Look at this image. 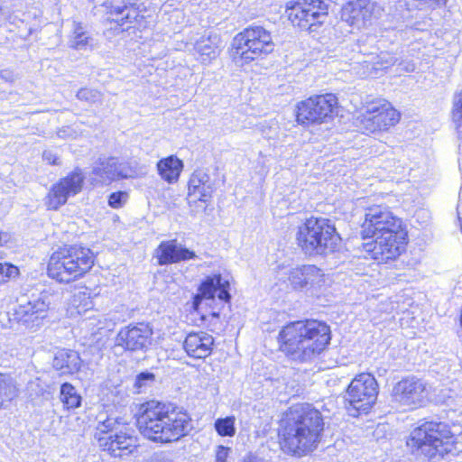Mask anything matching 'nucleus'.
Segmentation results:
<instances>
[{"instance_id":"obj_30","label":"nucleus","mask_w":462,"mask_h":462,"mask_svg":"<svg viewBox=\"0 0 462 462\" xmlns=\"http://www.w3.org/2000/svg\"><path fill=\"white\" fill-rule=\"evenodd\" d=\"M215 41L216 37L212 39L209 36L196 42L194 49L199 54L203 62L215 59L218 55L219 50Z\"/></svg>"},{"instance_id":"obj_47","label":"nucleus","mask_w":462,"mask_h":462,"mask_svg":"<svg viewBox=\"0 0 462 462\" xmlns=\"http://www.w3.org/2000/svg\"><path fill=\"white\" fill-rule=\"evenodd\" d=\"M210 316L213 318V319H217L219 317V314L217 312H211L210 313Z\"/></svg>"},{"instance_id":"obj_4","label":"nucleus","mask_w":462,"mask_h":462,"mask_svg":"<svg viewBox=\"0 0 462 462\" xmlns=\"http://www.w3.org/2000/svg\"><path fill=\"white\" fill-rule=\"evenodd\" d=\"M280 349L293 361L305 363L321 354L331 340L329 326L317 319L287 324L279 333Z\"/></svg>"},{"instance_id":"obj_11","label":"nucleus","mask_w":462,"mask_h":462,"mask_svg":"<svg viewBox=\"0 0 462 462\" xmlns=\"http://www.w3.org/2000/svg\"><path fill=\"white\" fill-rule=\"evenodd\" d=\"M337 106V98L334 94L310 97L296 106V120L302 125L321 124L333 116Z\"/></svg>"},{"instance_id":"obj_7","label":"nucleus","mask_w":462,"mask_h":462,"mask_svg":"<svg viewBox=\"0 0 462 462\" xmlns=\"http://www.w3.org/2000/svg\"><path fill=\"white\" fill-rule=\"evenodd\" d=\"M407 445L430 459H439L453 451L455 436L447 423L427 421L412 430Z\"/></svg>"},{"instance_id":"obj_23","label":"nucleus","mask_w":462,"mask_h":462,"mask_svg":"<svg viewBox=\"0 0 462 462\" xmlns=\"http://www.w3.org/2000/svg\"><path fill=\"white\" fill-rule=\"evenodd\" d=\"M375 6L370 0H356L345 8L343 16L352 26L360 28L374 15Z\"/></svg>"},{"instance_id":"obj_29","label":"nucleus","mask_w":462,"mask_h":462,"mask_svg":"<svg viewBox=\"0 0 462 462\" xmlns=\"http://www.w3.org/2000/svg\"><path fill=\"white\" fill-rule=\"evenodd\" d=\"M116 158L110 157L100 162L92 170V180L96 183L105 184L116 180L115 175Z\"/></svg>"},{"instance_id":"obj_38","label":"nucleus","mask_w":462,"mask_h":462,"mask_svg":"<svg viewBox=\"0 0 462 462\" xmlns=\"http://www.w3.org/2000/svg\"><path fill=\"white\" fill-rule=\"evenodd\" d=\"M116 175V180L119 179H128L134 175V171L131 166L123 162H119L118 159L116 158V167H115Z\"/></svg>"},{"instance_id":"obj_42","label":"nucleus","mask_w":462,"mask_h":462,"mask_svg":"<svg viewBox=\"0 0 462 462\" xmlns=\"http://www.w3.org/2000/svg\"><path fill=\"white\" fill-rule=\"evenodd\" d=\"M0 79L6 83L14 84L18 79V74L11 69H3L0 70Z\"/></svg>"},{"instance_id":"obj_44","label":"nucleus","mask_w":462,"mask_h":462,"mask_svg":"<svg viewBox=\"0 0 462 462\" xmlns=\"http://www.w3.org/2000/svg\"><path fill=\"white\" fill-rule=\"evenodd\" d=\"M402 66L401 70L405 72H412L415 70V64L411 60L402 61L399 63Z\"/></svg>"},{"instance_id":"obj_36","label":"nucleus","mask_w":462,"mask_h":462,"mask_svg":"<svg viewBox=\"0 0 462 462\" xmlns=\"http://www.w3.org/2000/svg\"><path fill=\"white\" fill-rule=\"evenodd\" d=\"M19 274V270L8 263H0V284L5 283Z\"/></svg>"},{"instance_id":"obj_39","label":"nucleus","mask_w":462,"mask_h":462,"mask_svg":"<svg viewBox=\"0 0 462 462\" xmlns=\"http://www.w3.org/2000/svg\"><path fill=\"white\" fill-rule=\"evenodd\" d=\"M398 59L391 53L388 52H381V54L377 57V61L374 62L375 65L379 66V69H387L397 62Z\"/></svg>"},{"instance_id":"obj_34","label":"nucleus","mask_w":462,"mask_h":462,"mask_svg":"<svg viewBox=\"0 0 462 462\" xmlns=\"http://www.w3.org/2000/svg\"><path fill=\"white\" fill-rule=\"evenodd\" d=\"M120 422L117 418L107 417L103 421H99L95 433V439L98 441V437L109 436L117 432Z\"/></svg>"},{"instance_id":"obj_31","label":"nucleus","mask_w":462,"mask_h":462,"mask_svg":"<svg viewBox=\"0 0 462 462\" xmlns=\"http://www.w3.org/2000/svg\"><path fill=\"white\" fill-rule=\"evenodd\" d=\"M60 394V401L67 409H75L80 406L81 396L72 384L69 383L61 384Z\"/></svg>"},{"instance_id":"obj_17","label":"nucleus","mask_w":462,"mask_h":462,"mask_svg":"<svg viewBox=\"0 0 462 462\" xmlns=\"http://www.w3.org/2000/svg\"><path fill=\"white\" fill-rule=\"evenodd\" d=\"M159 265L177 263L197 258L194 251L189 250L177 239L162 241L154 251Z\"/></svg>"},{"instance_id":"obj_13","label":"nucleus","mask_w":462,"mask_h":462,"mask_svg":"<svg viewBox=\"0 0 462 462\" xmlns=\"http://www.w3.org/2000/svg\"><path fill=\"white\" fill-rule=\"evenodd\" d=\"M430 385L415 376L399 381L393 388V402L410 410L422 407L429 401Z\"/></svg>"},{"instance_id":"obj_24","label":"nucleus","mask_w":462,"mask_h":462,"mask_svg":"<svg viewBox=\"0 0 462 462\" xmlns=\"http://www.w3.org/2000/svg\"><path fill=\"white\" fill-rule=\"evenodd\" d=\"M216 189L215 181L203 170L195 171L189 180V197H194L203 202L212 198Z\"/></svg>"},{"instance_id":"obj_27","label":"nucleus","mask_w":462,"mask_h":462,"mask_svg":"<svg viewBox=\"0 0 462 462\" xmlns=\"http://www.w3.org/2000/svg\"><path fill=\"white\" fill-rule=\"evenodd\" d=\"M95 45L94 38L81 23L73 21L69 46L77 51L92 50Z\"/></svg>"},{"instance_id":"obj_12","label":"nucleus","mask_w":462,"mask_h":462,"mask_svg":"<svg viewBox=\"0 0 462 462\" xmlns=\"http://www.w3.org/2000/svg\"><path fill=\"white\" fill-rule=\"evenodd\" d=\"M378 395V384L374 377L370 374L356 375L348 385L346 401L348 402L353 416L359 413H367L375 403Z\"/></svg>"},{"instance_id":"obj_3","label":"nucleus","mask_w":462,"mask_h":462,"mask_svg":"<svg viewBox=\"0 0 462 462\" xmlns=\"http://www.w3.org/2000/svg\"><path fill=\"white\" fill-rule=\"evenodd\" d=\"M139 411V431L154 442L177 441L192 430L189 415L174 403L151 400L143 403Z\"/></svg>"},{"instance_id":"obj_35","label":"nucleus","mask_w":462,"mask_h":462,"mask_svg":"<svg viewBox=\"0 0 462 462\" xmlns=\"http://www.w3.org/2000/svg\"><path fill=\"white\" fill-rule=\"evenodd\" d=\"M76 96L79 100L85 101L88 104H95L102 99V94L99 91L87 88H80Z\"/></svg>"},{"instance_id":"obj_20","label":"nucleus","mask_w":462,"mask_h":462,"mask_svg":"<svg viewBox=\"0 0 462 462\" xmlns=\"http://www.w3.org/2000/svg\"><path fill=\"white\" fill-rule=\"evenodd\" d=\"M112 15L115 21L121 26L140 23L144 16L141 13V5L134 0H106L103 4Z\"/></svg>"},{"instance_id":"obj_10","label":"nucleus","mask_w":462,"mask_h":462,"mask_svg":"<svg viewBox=\"0 0 462 462\" xmlns=\"http://www.w3.org/2000/svg\"><path fill=\"white\" fill-rule=\"evenodd\" d=\"M399 120L400 113L386 100L378 99L367 105L365 112L356 118V125L368 134L387 130Z\"/></svg>"},{"instance_id":"obj_37","label":"nucleus","mask_w":462,"mask_h":462,"mask_svg":"<svg viewBox=\"0 0 462 462\" xmlns=\"http://www.w3.org/2000/svg\"><path fill=\"white\" fill-rule=\"evenodd\" d=\"M452 118L453 121L460 125L462 121V93H456L453 99L452 107Z\"/></svg>"},{"instance_id":"obj_8","label":"nucleus","mask_w":462,"mask_h":462,"mask_svg":"<svg viewBox=\"0 0 462 462\" xmlns=\"http://www.w3.org/2000/svg\"><path fill=\"white\" fill-rule=\"evenodd\" d=\"M274 50L271 32L263 26H249L237 33L232 42L233 60L236 64H248Z\"/></svg>"},{"instance_id":"obj_43","label":"nucleus","mask_w":462,"mask_h":462,"mask_svg":"<svg viewBox=\"0 0 462 462\" xmlns=\"http://www.w3.org/2000/svg\"><path fill=\"white\" fill-rule=\"evenodd\" d=\"M42 158L44 161L48 162L50 164L58 165L60 164L58 156L53 153L51 151H44L42 154Z\"/></svg>"},{"instance_id":"obj_32","label":"nucleus","mask_w":462,"mask_h":462,"mask_svg":"<svg viewBox=\"0 0 462 462\" xmlns=\"http://www.w3.org/2000/svg\"><path fill=\"white\" fill-rule=\"evenodd\" d=\"M156 381L155 374L152 372L144 371L138 374L134 383V390L136 393H146L153 387Z\"/></svg>"},{"instance_id":"obj_33","label":"nucleus","mask_w":462,"mask_h":462,"mask_svg":"<svg viewBox=\"0 0 462 462\" xmlns=\"http://www.w3.org/2000/svg\"><path fill=\"white\" fill-rule=\"evenodd\" d=\"M236 418L227 416L216 420L214 427L217 434L221 437H233L236 434L235 427Z\"/></svg>"},{"instance_id":"obj_50","label":"nucleus","mask_w":462,"mask_h":462,"mask_svg":"<svg viewBox=\"0 0 462 462\" xmlns=\"http://www.w3.org/2000/svg\"><path fill=\"white\" fill-rule=\"evenodd\" d=\"M460 325H461V327H462V310H461V311H460Z\"/></svg>"},{"instance_id":"obj_19","label":"nucleus","mask_w":462,"mask_h":462,"mask_svg":"<svg viewBox=\"0 0 462 462\" xmlns=\"http://www.w3.org/2000/svg\"><path fill=\"white\" fill-rule=\"evenodd\" d=\"M229 286V282L223 279L221 274L207 276L199 288V293L194 297V310H199L202 299L214 300L217 291H218L219 300L225 302L229 301L231 299Z\"/></svg>"},{"instance_id":"obj_14","label":"nucleus","mask_w":462,"mask_h":462,"mask_svg":"<svg viewBox=\"0 0 462 462\" xmlns=\"http://www.w3.org/2000/svg\"><path fill=\"white\" fill-rule=\"evenodd\" d=\"M53 295L48 291H42L38 294H32L30 299L21 303L11 314L10 320H14L26 328L39 326L40 321L45 317L52 302Z\"/></svg>"},{"instance_id":"obj_22","label":"nucleus","mask_w":462,"mask_h":462,"mask_svg":"<svg viewBox=\"0 0 462 462\" xmlns=\"http://www.w3.org/2000/svg\"><path fill=\"white\" fill-rule=\"evenodd\" d=\"M214 342V337L206 332H191L187 335L183 348L189 356L203 359L211 354Z\"/></svg>"},{"instance_id":"obj_6","label":"nucleus","mask_w":462,"mask_h":462,"mask_svg":"<svg viewBox=\"0 0 462 462\" xmlns=\"http://www.w3.org/2000/svg\"><path fill=\"white\" fill-rule=\"evenodd\" d=\"M296 241L305 254L316 256L334 253L341 238L329 219L310 217L299 226Z\"/></svg>"},{"instance_id":"obj_21","label":"nucleus","mask_w":462,"mask_h":462,"mask_svg":"<svg viewBox=\"0 0 462 462\" xmlns=\"http://www.w3.org/2000/svg\"><path fill=\"white\" fill-rule=\"evenodd\" d=\"M288 280L294 289L319 287L324 282V273L316 265H301L290 271Z\"/></svg>"},{"instance_id":"obj_40","label":"nucleus","mask_w":462,"mask_h":462,"mask_svg":"<svg viewBox=\"0 0 462 462\" xmlns=\"http://www.w3.org/2000/svg\"><path fill=\"white\" fill-rule=\"evenodd\" d=\"M127 199V193L124 191L113 192L108 198V205L113 208L123 207Z\"/></svg>"},{"instance_id":"obj_16","label":"nucleus","mask_w":462,"mask_h":462,"mask_svg":"<svg viewBox=\"0 0 462 462\" xmlns=\"http://www.w3.org/2000/svg\"><path fill=\"white\" fill-rule=\"evenodd\" d=\"M152 329L146 323L129 325L119 330L116 346L132 352L145 351L152 344Z\"/></svg>"},{"instance_id":"obj_2","label":"nucleus","mask_w":462,"mask_h":462,"mask_svg":"<svg viewBox=\"0 0 462 462\" xmlns=\"http://www.w3.org/2000/svg\"><path fill=\"white\" fill-rule=\"evenodd\" d=\"M321 412L310 403L290 407L280 420V446L290 456L301 457L314 451L324 430Z\"/></svg>"},{"instance_id":"obj_15","label":"nucleus","mask_w":462,"mask_h":462,"mask_svg":"<svg viewBox=\"0 0 462 462\" xmlns=\"http://www.w3.org/2000/svg\"><path fill=\"white\" fill-rule=\"evenodd\" d=\"M85 176L81 169L76 168L50 189L45 204L49 209L57 210L65 205L68 199L79 194L83 188Z\"/></svg>"},{"instance_id":"obj_26","label":"nucleus","mask_w":462,"mask_h":462,"mask_svg":"<svg viewBox=\"0 0 462 462\" xmlns=\"http://www.w3.org/2000/svg\"><path fill=\"white\" fill-rule=\"evenodd\" d=\"M20 388L10 374L0 373V410H7L18 398Z\"/></svg>"},{"instance_id":"obj_9","label":"nucleus","mask_w":462,"mask_h":462,"mask_svg":"<svg viewBox=\"0 0 462 462\" xmlns=\"http://www.w3.org/2000/svg\"><path fill=\"white\" fill-rule=\"evenodd\" d=\"M288 19L301 30L315 32L328 15V5L323 0H299L286 9Z\"/></svg>"},{"instance_id":"obj_28","label":"nucleus","mask_w":462,"mask_h":462,"mask_svg":"<svg viewBox=\"0 0 462 462\" xmlns=\"http://www.w3.org/2000/svg\"><path fill=\"white\" fill-rule=\"evenodd\" d=\"M182 168L183 162L173 155L162 159L157 163L159 174L169 183L178 180Z\"/></svg>"},{"instance_id":"obj_49","label":"nucleus","mask_w":462,"mask_h":462,"mask_svg":"<svg viewBox=\"0 0 462 462\" xmlns=\"http://www.w3.org/2000/svg\"><path fill=\"white\" fill-rule=\"evenodd\" d=\"M32 28H30V29H29V31H28L27 35H26V36H24V38H26L27 36H29V35H30V34H32Z\"/></svg>"},{"instance_id":"obj_41","label":"nucleus","mask_w":462,"mask_h":462,"mask_svg":"<svg viewBox=\"0 0 462 462\" xmlns=\"http://www.w3.org/2000/svg\"><path fill=\"white\" fill-rule=\"evenodd\" d=\"M231 452V448L223 445H218L216 448L215 462H226L227 457Z\"/></svg>"},{"instance_id":"obj_18","label":"nucleus","mask_w":462,"mask_h":462,"mask_svg":"<svg viewBox=\"0 0 462 462\" xmlns=\"http://www.w3.org/2000/svg\"><path fill=\"white\" fill-rule=\"evenodd\" d=\"M98 446L115 457L128 456L137 449L136 438L122 431L98 437Z\"/></svg>"},{"instance_id":"obj_1","label":"nucleus","mask_w":462,"mask_h":462,"mask_svg":"<svg viewBox=\"0 0 462 462\" xmlns=\"http://www.w3.org/2000/svg\"><path fill=\"white\" fill-rule=\"evenodd\" d=\"M363 239L373 238L365 245V250L378 262L395 260L405 250L408 233L401 218L385 206L374 205L365 209L361 225Z\"/></svg>"},{"instance_id":"obj_48","label":"nucleus","mask_w":462,"mask_h":462,"mask_svg":"<svg viewBox=\"0 0 462 462\" xmlns=\"http://www.w3.org/2000/svg\"><path fill=\"white\" fill-rule=\"evenodd\" d=\"M457 214H458V220H459V224H460V229L462 231V217H460L459 211L457 212Z\"/></svg>"},{"instance_id":"obj_45","label":"nucleus","mask_w":462,"mask_h":462,"mask_svg":"<svg viewBox=\"0 0 462 462\" xmlns=\"http://www.w3.org/2000/svg\"><path fill=\"white\" fill-rule=\"evenodd\" d=\"M239 462H267L265 459L253 454L245 456Z\"/></svg>"},{"instance_id":"obj_5","label":"nucleus","mask_w":462,"mask_h":462,"mask_svg":"<svg viewBox=\"0 0 462 462\" xmlns=\"http://www.w3.org/2000/svg\"><path fill=\"white\" fill-rule=\"evenodd\" d=\"M94 264V254L89 248L65 245L50 257L48 276L60 283H69L82 277Z\"/></svg>"},{"instance_id":"obj_46","label":"nucleus","mask_w":462,"mask_h":462,"mask_svg":"<svg viewBox=\"0 0 462 462\" xmlns=\"http://www.w3.org/2000/svg\"><path fill=\"white\" fill-rule=\"evenodd\" d=\"M150 462H173V461L170 457L160 453V454H154L151 457Z\"/></svg>"},{"instance_id":"obj_25","label":"nucleus","mask_w":462,"mask_h":462,"mask_svg":"<svg viewBox=\"0 0 462 462\" xmlns=\"http://www.w3.org/2000/svg\"><path fill=\"white\" fill-rule=\"evenodd\" d=\"M52 365L60 374H73L80 370L82 360L77 351L61 349L56 353Z\"/></svg>"}]
</instances>
